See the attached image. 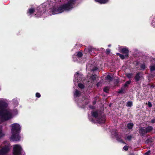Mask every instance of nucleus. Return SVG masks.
<instances>
[{
    "label": "nucleus",
    "mask_w": 155,
    "mask_h": 155,
    "mask_svg": "<svg viewBox=\"0 0 155 155\" xmlns=\"http://www.w3.org/2000/svg\"><path fill=\"white\" fill-rule=\"evenodd\" d=\"M141 73L140 72H138L136 74L134 77V79L136 82H138L140 80L141 78Z\"/></svg>",
    "instance_id": "9d476101"
},
{
    "label": "nucleus",
    "mask_w": 155,
    "mask_h": 155,
    "mask_svg": "<svg viewBox=\"0 0 155 155\" xmlns=\"http://www.w3.org/2000/svg\"><path fill=\"white\" fill-rule=\"evenodd\" d=\"M117 55L119 56L120 58L122 60L124 59L125 58V55H124L120 54L119 53H117Z\"/></svg>",
    "instance_id": "aec40b11"
},
{
    "label": "nucleus",
    "mask_w": 155,
    "mask_h": 155,
    "mask_svg": "<svg viewBox=\"0 0 155 155\" xmlns=\"http://www.w3.org/2000/svg\"><path fill=\"white\" fill-rule=\"evenodd\" d=\"M135 62L136 63L135 64V65L136 66H138L139 64V62L138 61H135Z\"/></svg>",
    "instance_id": "49530a36"
},
{
    "label": "nucleus",
    "mask_w": 155,
    "mask_h": 155,
    "mask_svg": "<svg viewBox=\"0 0 155 155\" xmlns=\"http://www.w3.org/2000/svg\"><path fill=\"white\" fill-rule=\"evenodd\" d=\"M74 95L77 97H79L81 95L80 92L78 90H76Z\"/></svg>",
    "instance_id": "4be33fe9"
},
{
    "label": "nucleus",
    "mask_w": 155,
    "mask_h": 155,
    "mask_svg": "<svg viewBox=\"0 0 155 155\" xmlns=\"http://www.w3.org/2000/svg\"><path fill=\"white\" fill-rule=\"evenodd\" d=\"M0 155H1L0 154Z\"/></svg>",
    "instance_id": "3c124183"
},
{
    "label": "nucleus",
    "mask_w": 155,
    "mask_h": 155,
    "mask_svg": "<svg viewBox=\"0 0 155 155\" xmlns=\"http://www.w3.org/2000/svg\"><path fill=\"white\" fill-rule=\"evenodd\" d=\"M106 78L107 80H109L110 81H112L113 79V77L109 74L107 76Z\"/></svg>",
    "instance_id": "412c9836"
},
{
    "label": "nucleus",
    "mask_w": 155,
    "mask_h": 155,
    "mask_svg": "<svg viewBox=\"0 0 155 155\" xmlns=\"http://www.w3.org/2000/svg\"><path fill=\"white\" fill-rule=\"evenodd\" d=\"M126 76L129 78H130L132 77V76L133 75V74L132 73H127L126 74Z\"/></svg>",
    "instance_id": "c85d7f7f"
},
{
    "label": "nucleus",
    "mask_w": 155,
    "mask_h": 155,
    "mask_svg": "<svg viewBox=\"0 0 155 155\" xmlns=\"http://www.w3.org/2000/svg\"><path fill=\"white\" fill-rule=\"evenodd\" d=\"M129 155H135L134 154V153H130Z\"/></svg>",
    "instance_id": "de8ad7c7"
},
{
    "label": "nucleus",
    "mask_w": 155,
    "mask_h": 155,
    "mask_svg": "<svg viewBox=\"0 0 155 155\" xmlns=\"http://www.w3.org/2000/svg\"><path fill=\"white\" fill-rule=\"evenodd\" d=\"M88 50L89 53L91 54L93 51H94L95 49L92 47H89L88 48Z\"/></svg>",
    "instance_id": "a211bd4d"
},
{
    "label": "nucleus",
    "mask_w": 155,
    "mask_h": 155,
    "mask_svg": "<svg viewBox=\"0 0 155 155\" xmlns=\"http://www.w3.org/2000/svg\"><path fill=\"white\" fill-rule=\"evenodd\" d=\"M89 119L90 120V121L93 123H94L95 121V120L92 117L91 118H89Z\"/></svg>",
    "instance_id": "4c0bfd02"
},
{
    "label": "nucleus",
    "mask_w": 155,
    "mask_h": 155,
    "mask_svg": "<svg viewBox=\"0 0 155 155\" xmlns=\"http://www.w3.org/2000/svg\"><path fill=\"white\" fill-rule=\"evenodd\" d=\"M91 114L93 117L96 118L98 117V114L97 111H93L91 112Z\"/></svg>",
    "instance_id": "ddd939ff"
},
{
    "label": "nucleus",
    "mask_w": 155,
    "mask_h": 155,
    "mask_svg": "<svg viewBox=\"0 0 155 155\" xmlns=\"http://www.w3.org/2000/svg\"><path fill=\"white\" fill-rule=\"evenodd\" d=\"M103 90V91L106 93H109V88L108 87H104Z\"/></svg>",
    "instance_id": "393cba45"
},
{
    "label": "nucleus",
    "mask_w": 155,
    "mask_h": 155,
    "mask_svg": "<svg viewBox=\"0 0 155 155\" xmlns=\"http://www.w3.org/2000/svg\"><path fill=\"white\" fill-rule=\"evenodd\" d=\"M139 133L141 137H144L147 133L146 130L143 127H140L139 129Z\"/></svg>",
    "instance_id": "6e6552de"
},
{
    "label": "nucleus",
    "mask_w": 155,
    "mask_h": 155,
    "mask_svg": "<svg viewBox=\"0 0 155 155\" xmlns=\"http://www.w3.org/2000/svg\"><path fill=\"white\" fill-rule=\"evenodd\" d=\"M96 1L101 4H105L109 0H95Z\"/></svg>",
    "instance_id": "f3484780"
},
{
    "label": "nucleus",
    "mask_w": 155,
    "mask_h": 155,
    "mask_svg": "<svg viewBox=\"0 0 155 155\" xmlns=\"http://www.w3.org/2000/svg\"><path fill=\"white\" fill-rule=\"evenodd\" d=\"M8 104L6 102L0 101V117L1 120L4 121L10 119L12 114L7 109Z\"/></svg>",
    "instance_id": "f03ea898"
},
{
    "label": "nucleus",
    "mask_w": 155,
    "mask_h": 155,
    "mask_svg": "<svg viewBox=\"0 0 155 155\" xmlns=\"http://www.w3.org/2000/svg\"><path fill=\"white\" fill-rule=\"evenodd\" d=\"M78 87H79L81 89H83L84 88V85L83 84H82L81 83H79L78 84Z\"/></svg>",
    "instance_id": "cd10ccee"
},
{
    "label": "nucleus",
    "mask_w": 155,
    "mask_h": 155,
    "mask_svg": "<svg viewBox=\"0 0 155 155\" xmlns=\"http://www.w3.org/2000/svg\"><path fill=\"white\" fill-rule=\"evenodd\" d=\"M148 107H152V104L150 102H148Z\"/></svg>",
    "instance_id": "58836bf2"
},
{
    "label": "nucleus",
    "mask_w": 155,
    "mask_h": 155,
    "mask_svg": "<svg viewBox=\"0 0 155 155\" xmlns=\"http://www.w3.org/2000/svg\"><path fill=\"white\" fill-rule=\"evenodd\" d=\"M22 149L19 145H16L14 147L13 153L15 155H22L21 151Z\"/></svg>",
    "instance_id": "39448f33"
},
{
    "label": "nucleus",
    "mask_w": 155,
    "mask_h": 155,
    "mask_svg": "<svg viewBox=\"0 0 155 155\" xmlns=\"http://www.w3.org/2000/svg\"><path fill=\"white\" fill-rule=\"evenodd\" d=\"M96 101H94L93 102V104H96Z\"/></svg>",
    "instance_id": "8fccbe9b"
},
{
    "label": "nucleus",
    "mask_w": 155,
    "mask_h": 155,
    "mask_svg": "<svg viewBox=\"0 0 155 155\" xmlns=\"http://www.w3.org/2000/svg\"><path fill=\"white\" fill-rule=\"evenodd\" d=\"M21 127L19 124L15 123L12 125L11 132L12 135L11 138L16 141L20 140V137L19 134L20 132Z\"/></svg>",
    "instance_id": "7ed1b4c3"
},
{
    "label": "nucleus",
    "mask_w": 155,
    "mask_h": 155,
    "mask_svg": "<svg viewBox=\"0 0 155 155\" xmlns=\"http://www.w3.org/2000/svg\"><path fill=\"white\" fill-rule=\"evenodd\" d=\"M78 58H80L82 57L83 56L82 53L80 51H78V52L77 55H76Z\"/></svg>",
    "instance_id": "a878e982"
},
{
    "label": "nucleus",
    "mask_w": 155,
    "mask_h": 155,
    "mask_svg": "<svg viewBox=\"0 0 155 155\" xmlns=\"http://www.w3.org/2000/svg\"><path fill=\"white\" fill-rule=\"evenodd\" d=\"M97 121L99 124H103L105 122V118L104 117L101 116V117H98Z\"/></svg>",
    "instance_id": "1a4fd4ad"
},
{
    "label": "nucleus",
    "mask_w": 155,
    "mask_h": 155,
    "mask_svg": "<svg viewBox=\"0 0 155 155\" xmlns=\"http://www.w3.org/2000/svg\"><path fill=\"white\" fill-rule=\"evenodd\" d=\"M132 138V136L131 135H128L127 137V139L130 141L131 140Z\"/></svg>",
    "instance_id": "473e14b6"
},
{
    "label": "nucleus",
    "mask_w": 155,
    "mask_h": 155,
    "mask_svg": "<svg viewBox=\"0 0 155 155\" xmlns=\"http://www.w3.org/2000/svg\"><path fill=\"white\" fill-rule=\"evenodd\" d=\"M150 69L151 71H155V65L150 66Z\"/></svg>",
    "instance_id": "7c9ffc66"
},
{
    "label": "nucleus",
    "mask_w": 155,
    "mask_h": 155,
    "mask_svg": "<svg viewBox=\"0 0 155 155\" xmlns=\"http://www.w3.org/2000/svg\"><path fill=\"white\" fill-rule=\"evenodd\" d=\"M131 82V81L129 80V81H127L125 84L124 85V87H128V85L130 84Z\"/></svg>",
    "instance_id": "5701e85b"
},
{
    "label": "nucleus",
    "mask_w": 155,
    "mask_h": 155,
    "mask_svg": "<svg viewBox=\"0 0 155 155\" xmlns=\"http://www.w3.org/2000/svg\"><path fill=\"white\" fill-rule=\"evenodd\" d=\"M133 105V103L131 101H128L127 104L126 106L128 107H131Z\"/></svg>",
    "instance_id": "bb28decb"
},
{
    "label": "nucleus",
    "mask_w": 155,
    "mask_h": 155,
    "mask_svg": "<svg viewBox=\"0 0 155 155\" xmlns=\"http://www.w3.org/2000/svg\"><path fill=\"white\" fill-rule=\"evenodd\" d=\"M120 52L125 54L126 58H127L129 57V51L127 48H122L120 50Z\"/></svg>",
    "instance_id": "0eeeda50"
},
{
    "label": "nucleus",
    "mask_w": 155,
    "mask_h": 155,
    "mask_svg": "<svg viewBox=\"0 0 155 155\" xmlns=\"http://www.w3.org/2000/svg\"><path fill=\"white\" fill-rule=\"evenodd\" d=\"M150 150H149L147 152H146L145 153V155H149L150 153Z\"/></svg>",
    "instance_id": "ea45409f"
},
{
    "label": "nucleus",
    "mask_w": 155,
    "mask_h": 155,
    "mask_svg": "<svg viewBox=\"0 0 155 155\" xmlns=\"http://www.w3.org/2000/svg\"><path fill=\"white\" fill-rule=\"evenodd\" d=\"M125 90V88L124 87H121L120 89L119 90L118 93L119 94H123L124 93Z\"/></svg>",
    "instance_id": "dca6fc26"
},
{
    "label": "nucleus",
    "mask_w": 155,
    "mask_h": 155,
    "mask_svg": "<svg viewBox=\"0 0 155 155\" xmlns=\"http://www.w3.org/2000/svg\"><path fill=\"white\" fill-rule=\"evenodd\" d=\"M10 144L8 141H5L0 146V154L5 155L10 150Z\"/></svg>",
    "instance_id": "20e7f679"
},
{
    "label": "nucleus",
    "mask_w": 155,
    "mask_h": 155,
    "mask_svg": "<svg viewBox=\"0 0 155 155\" xmlns=\"http://www.w3.org/2000/svg\"><path fill=\"white\" fill-rule=\"evenodd\" d=\"M119 81L118 79H115L114 81V84L115 86H117L118 85L119 83Z\"/></svg>",
    "instance_id": "2f4dec72"
},
{
    "label": "nucleus",
    "mask_w": 155,
    "mask_h": 155,
    "mask_svg": "<svg viewBox=\"0 0 155 155\" xmlns=\"http://www.w3.org/2000/svg\"><path fill=\"white\" fill-rule=\"evenodd\" d=\"M110 52V50L109 49H106V53L109 54Z\"/></svg>",
    "instance_id": "a19ab883"
},
{
    "label": "nucleus",
    "mask_w": 155,
    "mask_h": 155,
    "mask_svg": "<svg viewBox=\"0 0 155 155\" xmlns=\"http://www.w3.org/2000/svg\"><path fill=\"white\" fill-rule=\"evenodd\" d=\"M97 76L95 74H92L91 75V76L90 79L92 81H94L96 80Z\"/></svg>",
    "instance_id": "6ab92c4d"
},
{
    "label": "nucleus",
    "mask_w": 155,
    "mask_h": 155,
    "mask_svg": "<svg viewBox=\"0 0 155 155\" xmlns=\"http://www.w3.org/2000/svg\"><path fill=\"white\" fill-rule=\"evenodd\" d=\"M153 141V139L152 137H150L148 138L145 141V143L146 144H148L150 143H152Z\"/></svg>",
    "instance_id": "4468645a"
},
{
    "label": "nucleus",
    "mask_w": 155,
    "mask_h": 155,
    "mask_svg": "<svg viewBox=\"0 0 155 155\" xmlns=\"http://www.w3.org/2000/svg\"><path fill=\"white\" fill-rule=\"evenodd\" d=\"M45 8L43 7L37 8V12L35 15L37 16L38 17H40L45 12Z\"/></svg>",
    "instance_id": "423d86ee"
},
{
    "label": "nucleus",
    "mask_w": 155,
    "mask_h": 155,
    "mask_svg": "<svg viewBox=\"0 0 155 155\" xmlns=\"http://www.w3.org/2000/svg\"><path fill=\"white\" fill-rule=\"evenodd\" d=\"M101 82L99 81L97 83V84L96 85L97 87H99L100 86V84H101Z\"/></svg>",
    "instance_id": "79ce46f5"
},
{
    "label": "nucleus",
    "mask_w": 155,
    "mask_h": 155,
    "mask_svg": "<svg viewBox=\"0 0 155 155\" xmlns=\"http://www.w3.org/2000/svg\"><path fill=\"white\" fill-rule=\"evenodd\" d=\"M134 126V125L133 123H129L127 124V127L128 129L130 130L133 128Z\"/></svg>",
    "instance_id": "2eb2a0df"
},
{
    "label": "nucleus",
    "mask_w": 155,
    "mask_h": 155,
    "mask_svg": "<svg viewBox=\"0 0 155 155\" xmlns=\"http://www.w3.org/2000/svg\"><path fill=\"white\" fill-rule=\"evenodd\" d=\"M76 74H77L78 76H79L80 75V74L78 72H76Z\"/></svg>",
    "instance_id": "09e8293b"
},
{
    "label": "nucleus",
    "mask_w": 155,
    "mask_h": 155,
    "mask_svg": "<svg viewBox=\"0 0 155 155\" xmlns=\"http://www.w3.org/2000/svg\"><path fill=\"white\" fill-rule=\"evenodd\" d=\"M140 67L141 69L143 70L145 69L146 68V65L144 63L141 64L140 65Z\"/></svg>",
    "instance_id": "c756f323"
},
{
    "label": "nucleus",
    "mask_w": 155,
    "mask_h": 155,
    "mask_svg": "<svg viewBox=\"0 0 155 155\" xmlns=\"http://www.w3.org/2000/svg\"><path fill=\"white\" fill-rule=\"evenodd\" d=\"M123 149L125 150H127L128 149V147L127 146H124L123 147Z\"/></svg>",
    "instance_id": "f704fd0d"
},
{
    "label": "nucleus",
    "mask_w": 155,
    "mask_h": 155,
    "mask_svg": "<svg viewBox=\"0 0 155 155\" xmlns=\"http://www.w3.org/2000/svg\"><path fill=\"white\" fill-rule=\"evenodd\" d=\"M146 132L147 133H150L153 130V127L151 126H148L145 129Z\"/></svg>",
    "instance_id": "9b49d317"
},
{
    "label": "nucleus",
    "mask_w": 155,
    "mask_h": 155,
    "mask_svg": "<svg viewBox=\"0 0 155 155\" xmlns=\"http://www.w3.org/2000/svg\"><path fill=\"white\" fill-rule=\"evenodd\" d=\"M89 101L88 100H86L85 102V105L89 103Z\"/></svg>",
    "instance_id": "c03bdc74"
},
{
    "label": "nucleus",
    "mask_w": 155,
    "mask_h": 155,
    "mask_svg": "<svg viewBox=\"0 0 155 155\" xmlns=\"http://www.w3.org/2000/svg\"><path fill=\"white\" fill-rule=\"evenodd\" d=\"M151 25L154 28L155 27V15L153 17V19L151 23Z\"/></svg>",
    "instance_id": "b1692460"
},
{
    "label": "nucleus",
    "mask_w": 155,
    "mask_h": 155,
    "mask_svg": "<svg viewBox=\"0 0 155 155\" xmlns=\"http://www.w3.org/2000/svg\"><path fill=\"white\" fill-rule=\"evenodd\" d=\"M151 123L152 124H154L155 123V119H152L151 120Z\"/></svg>",
    "instance_id": "a18cd8bd"
},
{
    "label": "nucleus",
    "mask_w": 155,
    "mask_h": 155,
    "mask_svg": "<svg viewBox=\"0 0 155 155\" xmlns=\"http://www.w3.org/2000/svg\"><path fill=\"white\" fill-rule=\"evenodd\" d=\"M97 69H98V68L97 67H95L94 68H93L92 69V71H95L96 70H97Z\"/></svg>",
    "instance_id": "37998d69"
},
{
    "label": "nucleus",
    "mask_w": 155,
    "mask_h": 155,
    "mask_svg": "<svg viewBox=\"0 0 155 155\" xmlns=\"http://www.w3.org/2000/svg\"><path fill=\"white\" fill-rule=\"evenodd\" d=\"M35 96L39 98L41 97V94L39 93H37L35 94Z\"/></svg>",
    "instance_id": "72a5a7b5"
},
{
    "label": "nucleus",
    "mask_w": 155,
    "mask_h": 155,
    "mask_svg": "<svg viewBox=\"0 0 155 155\" xmlns=\"http://www.w3.org/2000/svg\"><path fill=\"white\" fill-rule=\"evenodd\" d=\"M3 134L2 133V131L0 129V138L3 136Z\"/></svg>",
    "instance_id": "c9c22d12"
},
{
    "label": "nucleus",
    "mask_w": 155,
    "mask_h": 155,
    "mask_svg": "<svg viewBox=\"0 0 155 155\" xmlns=\"http://www.w3.org/2000/svg\"><path fill=\"white\" fill-rule=\"evenodd\" d=\"M116 139L118 140H119V141H121V142H122L123 141V140H122V139L120 140V138L118 137V135H117V136H116Z\"/></svg>",
    "instance_id": "e433bc0d"
},
{
    "label": "nucleus",
    "mask_w": 155,
    "mask_h": 155,
    "mask_svg": "<svg viewBox=\"0 0 155 155\" xmlns=\"http://www.w3.org/2000/svg\"><path fill=\"white\" fill-rule=\"evenodd\" d=\"M35 12V9L34 8H30L28 10L27 13L31 15L33 14Z\"/></svg>",
    "instance_id": "f8f14e48"
},
{
    "label": "nucleus",
    "mask_w": 155,
    "mask_h": 155,
    "mask_svg": "<svg viewBox=\"0 0 155 155\" xmlns=\"http://www.w3.org/2000/svg\"><path fill=\"white\" fill-rule=\"evenodd\" d=\"M77 0H68L65 4L61 5L58 7H53L51 11L52 14H55L61 13L64 11H69L73 8Z\"/></svg>",
    "instance_id": "f257e3e1"
}]
</instances>
